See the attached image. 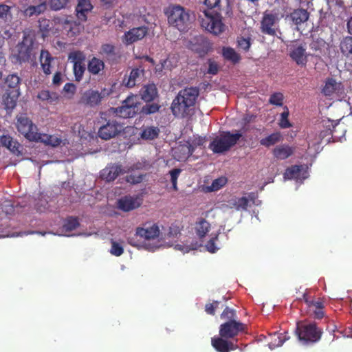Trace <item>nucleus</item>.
I'll return each mask as SVG.
<instances>
[{"mask_svg": "<svg viewBox=\"0 0 352 352\" xmlns=\"http://www.w3.org/2000/svg\"><path fill=\"white\" fill-rule=\"evenodd\" d=\"M199 96V89L189 87L181 89L173 100L170 110L177 118H186L193 113V111Z\"/></svg>", "mask_w": 352, "mask_h": 352, "instance_id": "nucleus-1", "label": "nucleus"}, {"mask_svg": "<svg viewBox=\"0 0 352 352\" xmlns=\"http://www.w3.org/2000/svg\"><path fill=\"white\" fill-rule=\"evenodd\" d=\"M168 23L180 32H186L193 20L188 9L180 5H170L164 10Z\"/></svg>", "mask_w": 352, "mask_h": 352, "instance_id": "nucleus-2", "label": "nucleus"}, {"mask_svg": "<svg viewBox=\"0 0 352 352\" xmlns=\"http://www.w3.org/2000/svg\"><path fill=\"white\" fill-rule=\"evenodd\" d=\"M198 21L201 26L209 32L218 35L224 31L225 25L219 12L210 10H200Z\"/></svg>", "mask_w": 352, "mask_h": 352, "instance_id": "nucleus-3", "label": "nucleus"}, {"mask_svg": "<svg viewBox=\"0 0 352 352\" xmlns=\"http://www.w3.org/2000/svg\"><path fill=\"white\" fill-rule=\"evenodd\" d=\"M241 137L242 134L239 132L231 133L230 131H223L214 138L208 148L214 153H223L234 146Z\"/></svg>", "mask_w": 352, "mask_h": 352, "instance_id": "nucleus-4", "label": "nucleus"}, {"mask_svg": "<svg viewBox=\"0 0 352 352\" xmlns=\"http://www.w3.org/2000/svg\"><path fill=\"white\" fill-rule=\"evenodd\" d=\"M296 332L300 340L306 342H316L322 335V329L316 322L298 323Z\"/></svg>", "mask_w": 352, "mask_h": 352, "instance_id": "nucleus-5", "label": "nucleus"}, {"mask_svg": "<svg viewBox=\"0 0 352 352\" xmlns=\"http://www.w3.org/2000/svg\"><path fill=\"white\" fill-rule=\"evenodd\" d=\"M34 40L29 36H24L14 50V57L19 63H28L32 58H35Z\"/></svg>", "mask_w": 352, "mask_h": 352, "instance_id": "nucleus-6", "label": "nucleus"}, {"mask_svg": "<svg viewBox=\"0 0 352 352\" xmlns=\"http://www.w3.org/2000/svg\"><path fill=\"white\" fill-rule=\"evenodd\" d=\"M138 104L136 96H129L122 102L121 107L113 109L114 113L122 118H133L139 111Z\"/></svg>", "mask_w": 352, "mask_h": 352, "instance_id": "nucleus-7", "label": "nucleus"}, {"mask_svg": "<svg viewBox=\"0 0 352 352\" xmlns=\"http://www.w3.org/2000/svg\"><path fill=\"white\" fill-rule=\"evenodd\" d=\"M16 129L27 140L33 142L38 133V129L32 121L25 116L17 117Z\"/></svg>", "mask_w": 352, "mask_h": 352, "instance_id": "nucleus-8", "label": "nucleus"}, {"mask_svg": "<svg viewBox=\"0 0 352 352\" xmlns=\"http://www.w3.org/2000/svg\"><path fill=\"white\" fill-rule=\"evenodd\" d=\"M282 17H283V14L279 17L277 13L264 12L261 21V32L270 36H276L278 23Z\"/></svg>", "mask_w": 352, "mask_h": 352, "instance_id": "nucleus-9", "label": "nucleus"}, {"mask_svg": "<svg viewBox=\"0 0 352 352\" xmlns=\"http://www.w3.org/2000/svg\"><path fill=\"white\" fill-rule=\"evenodd\" d=\"M245 329L246 325L240 321H226L219 327V336L226 339L234 338Z\"/></svg>", "mask_w": 352, "mask_h": 352, "instance_id": "nucleus-10", "label": "nucleus"}, {"mask_svg": "<svg viewBox=\"0 0 352 352\" xmlns=\"http://www.w3.org/2000/svg\"><path fill=\"white\" fill-rule=\"evenodd\" d=\"M344 91V86L341 81H338L333 77L326 78L321 85V94L327 98L333 97L342 94Z\"/></svg>", "mask_w": 352, "mask_h": 352, "instance_id": "nucleus-11", "label": "nucleus"}, {"mask_svg": "<svg viewBox=\"0 0 352 352\" xmlns=\"http://www.w3.org/2000/svg\"><path fill=\"white\" fill-rule=\"evenodd\" d=\"M123 130V126L115 120H109L98 129V136L104 140L118 135Z\"/></svg>", "mask_w": 352, "mask_h": 352, "instance_id": "nucleus-12", "label": "nucleus"}, {"mask_svg": "<svg viewBox=\"0 0 352 352\" xmlns=\"http://www.w3.org/2000/svg\"><path fill=\"white\" fill-rule=\"evenodd\" d=\"M148 30L146 26L133 28L124 33L122 41L126 45L133 44L144 38L148 34Z\"/></svg>", "mask_w": 352, "mask_h": 352, "instance_id": "nucleus-13", "label": "nucleus"}, {"mask_svg": "<svg viewBox=\"0 0 352 352\" xmlns=\"http://www.w3.org/2000/svg\"><path fill=\"white\" fill-rule=\"evenodd\" d=\"M108 94L109 93L106 92L105 89L102 90V92L89 89L83 94L81 98V102L90 107H95L98 105L102 99Z\"/></svg>", "mask_w": 352, "mask_h": 352, "instance_id": "nucleus-14", "label": "nucleus"}, {"mask_svg": "<svg viewBox=\"0 0 352 352\" xmlns=\"http://www.w3.org/2000/svg\"><path fill=\"white\" fill-rule=\"evenodd\" d=\"M289 56L298 65L305 66L307 63V54L305 45H292L289 48Z\"/></svg>", "mask_w": 352, "mask_h": 352, "instance_id": "nucleus-15", "label": "nucleus"}, {"mask_svg": "<svg viewBox=\"0 0 352 352\" xmlns=\"http://www.w3.org/2000/svg\"><path fill=\"white\" fill-rule=\"evenodd\" d=\"M142 204V199L138 196L126 195L117 201L118 208L123 212H129L139 208Z\"/></svg>", "mask_w": 352, "mask_h": 352, "instance_id": "nucleus-16", "label": "nucleus"}, {"mask_svg": "<svg viewBox=\"0 0 352 352\" xmlns=\"http://www.w3.org/2000/svg\"><path fill=\"white\" fill-rule=\"evenodd\" d=\"M100 54L111 65L118 63L121 57L116 47L109 43L102 45Z\"/></svg>", "mask_w": 352, "mask_h": 352, "instance_id": "nucleus-17", "label": "nucleus"}, {"mask_svg": "<svg viewBox=\"0 0 352 352\" xmlns=\"http://www.w3.org/2000/svg\"><path fill=\"white\" fill-rule=\"evenodd\" d=\"M122 166L118 164H109L100 172V177L108 182L114 181L120 174L124 173Z\"/></svg>", "mask_w": 352, "mask_h": 352, "instance_id": "nucleus-18", "label": "nucleus"}, {"mask_svg": "<svg viewBox=\"0 0 352 352\" xmlns=\"http://www.w3.org/2000/svg\"><path fill=\"white\" fill-rule=\"evenodd\" d=\"M28 6L22 11L23 16L28 18L38 16L45 13L47 10V3L46 0H39L38 3Z\"/></svg>", "mask_w": 352, "mask_h": 352, "instance_id": "nucleus-19", "label": "nucleus"}, {"mask_svg": "<svg viewBox=\"0 0 352 352\" xmlns=\"http://www.w3.org/2000/svg\"><path fill=\"white\" fill-rule=\"evenodd\" d=\"M307 177V171L303 165H292L287 168L284 178L287 179H305Z\"/></svg>", "mask_w": 352, "mask_h": 352, "instance_id": "nucleus-20", "label": "nucleus"}, {"mask_svg": "<svg viewBox=\"0 0 352 352\" xmlns=\"http://www.w3.org/2000/svg\"><path fill=\"white\" fill-rule=\"evenodd\" d=\"M160 233L159 226L155 223L147 228L138 227L135 230V236L144 240L155 239L159 236Z\"/></svg>", "mask_w": 352, "mask_h": 352, "instance_id": "nucleus-21", "label": "nucleus"}, {"mask_svg": "<svg viewBox=\"0 0 352 352\" xmlns=\"http://www.w3.org/2000/svg\"><path fill=\"white\" fill-rule=\"evenodd\" d=\"M212 346L218 352H230L237 349V345L233 342L226 340L225 338L214 337L211 340Z\"/></svg>", "mask_w": 352, "mask_h": 352, "instance_id": "nucleus-22", "label": "nucleus"}, {"mask_svg": "<svg viewBox=\"0 0 352 352\" xmlns=\"http://www.w3.org/2000/svg\"><path fill=\"white\" fill-rule=\"evenodd\" d=\"M194 41L191 42L190 48L201 56L206 54L211 47L208 41L202 36L195 38Z\"/></svg>", "mask_w": 352, "mask_h": 352, "instance_id": "nucleus-23", "label": "nucleus"}, {"mask_svg": "<svg viewBox=\"0 0 352 352\" xmlns=\"http://www.w3.org/2000/svg\"><path fill=\"white\" fill-rule=\"evenodd\" d=\"M93 8L89 0H78V3L76 7V14L78 19L85 22L87 19V14Z\"/></svg>", "mask_w": 352, "mask_h": 352, "instance_id": "nucleus-24", "label": "nucleus"}, {"mask_svg": "<svg viewBox=\"0 0 352 352\" xmlns=\"http://www.w3.org/2000/svg\"><path fill=\"white\" fill-rule=\"evenodd\" d=\"M1 145L9 149L12 153L19 155L21 154L22 146L16 140H14L10 135H3L0 138Z\"/></svg>", "mask_w": 352, "mask_h": 352, "instance_id": "nucleus-25", "label": "nucleus"}, {"mask_svg": "<svg viewBox=\"0 0 352 352\" xmlns=\"http://www.w3.org/2000/svg\"><path fill=\"white\" fill-rule=\"evenodd\" d=\"M295 151V148L288 144H283L276 146L272 151L274 158L278 160H284L292 156Z\"/></svg>", "mask_w": 352, "mask_h": 352, "instance_id": "nucleus-26", "label": "nucleus"}, {"mask_svg": "<svg viewBox=\"0 0 352 352\" xmlns=\"http://www.w3.org/2000/svg\"><path fill=\"white\" fill-rule=\"evenodd\" d=\"M195 151V147L189 144L179 145L175 150L174 156L178 161L188 159Z\"/></svg>", "mask_w": 352, "mask_h": 352, "instance_id": "nucleus-27", "label": "nucleus"}, {"mask_svg": "<svg viewBox=\"0 0 352 352\" xmlns=\"http://www.w3.org/2000/svg\"><path fill=\"white\" fill-rule=\"evenodd\" d=\"M33 142L43 143L45 145L56 147L62 143V139L54 135L38 133Z\"/></svg>", "mask_w": 352, "mask_h": 352, "instance_id": "nucleus-28", "label": "nucleus"}, {"mask_svg": "<svg viewBox=\"0 0 352 352\" xmlns=\"http://www.w3.org/2000/svg\"><path fill=\"white\" fill-rule=\"evenodd\" d=\"M54 60V57L47 50H42L41 51L39 60L43 72L45 75L51 74L52 63Z\"/></svg>", "mask_w": 352, "mask_h": 352, "instance_id": "nucleus-29", "label": "nucleus"}, {"mask_svg": "<svg viewBox=\"0 0 352 352\" xmlns=\"http://www.w3.org/2000/svg\"><path fill=\"white\" fill-rule=\"evenodd\" d=\"M326 41L320 37L313 38L309 43V49L312 51L311 56H320L327 48Z\"/></svg>", "mask_w": 352, "mask_h": 352, "instance_id": "nucleus-30", "label": "nucleus"}, {"mask_svg": "<svg viewBox=\"0 0 352 352\" xmlns=\"http://www.w3.org/2000/svg\"><path fill=\"white\" fill-rule=\"evenodd\" d=\"M289 17L295 25H298L306 22L309 19V13L305 9L297 8L291 12Z\"/></svg>", "mask_w": 352, "mask_h": 352, "instance_id": "nucleus-31", "label": "nucleus"}, {"mask_svg": "<svg viewBox=\"0 0 352 352\" xmlns=\"http://www.w3.org/2000/svg\"><path fill=\"white\" fill-rule=\"evenodd\" d=\"M141 98L146 102L153 101L157 96V89L154 84L144 86L140 91Z\"/></svg>", "mask_w": 352, "mask_h": 352, "instance_id": "nucleus-32", "label": "nucleus"}, {"mask_svg": "<svg viewBox=\"0 0 352 352\" xmlns=\"http://www.w3.org/2000/svg\"><path fill=\"white\" fill-rule=\"evenodd\" d=\"M249 200L245 197H232L228 201V206L230 208H234L236 210H246L248 206Z\"/></svg>", "mask_w": 352, "mask_h": 352, "instance_id": "nucleus-33", "label": "nucleus"}, {"mask_svg": "<svg viewBox=\"0 0 352 352\" xmlns=\"http://www.w3.org/2000/svg\"><path fill=\"white\" fill-rule=\"evenodd\" d=\"M20 92L17 90L7 91L3 96V103L6 109H13L16 104Z\"/></svg>", "mask_w": 352, "mask_h": 352, "instance_id": "nucleus-34", "label": "nucleus"}, {"mask_svg": "<svg viewBox=\"0 0 352 352\" xmlns=\"http://www.w3.org/2000/svg\"><path fill=\"white\" fill-rule=\"evenodd\" d=\"M64 29L67 30L70 36H74L80 32L83 26L80 22L74 21L72 19H67L64 23Z\"/></svg>", "mask_w": 352, "mask_h": 352, "instance_id": "nucleus-35", "label": "nucleus"}, {"mask_svg": "<svg viewBox=\"0 0 352 352\" xmlns=\"http://www.w3.org/2000/svg\"><path fill=\"white\" fill-rule=\"evenodd\" d=\"M339 47L344 56L352 59V36L344 37L341 40Z\"/></svg>", "mask_w": 352, "mask_h": 352, "instance_id": "nucleus-36", "label": "nucleus"}, {"mask_svg": "<svg viewBox=\"0 0 352 352\" xmlns=\"http://www.w3.org/2000/svg\"><path fill=\"white\" fill-rule=\"evenodd\" d=\"M104 68V62L96 57H93L88 63V71L94 75L98 74Z\"/></svg>", "mask_w": 352, "mask_h": 352, "instance_id": "nucleus-37", "label": "nucleus"}, {"mask_svg": "<svg viewBox=\"0 0 352 352\" xmlns=\"http://www.w3.org/2000/svg\"><path fill=\"white\" fill-rule=\"evenodd\" d=\"M143 73V70L138 68L133 69L128 77L125 76L123 80V83L127 87H133L136 85L138 79L140 77V75Z\"/></svg>", "mask_w": 352, "mask_h": 352, "instance_id": "nucleus-38", "label": "nucleus"}, {"mask_svg": "<svg viewBox=\"0 0 352 352\" xmlns=\"http://www.w3.org/2000/svg\"><path fill=\"white\" fill-rule=\"evenodd\" d=\"M302 299L307 304L309 310L311 309H324V301L321 298H314L310 297L307 293H305L302 295Z\"/></svg>", "mask_w": 352, "mask_h": 352, "instance_id": "nucleus-39", "label": "nucleus"}, {"mask_svg": "<svg viewBox=\"0 0 352 352\" xmlns=\"http://www.w3.org/2000/svg\"><path fill=\"white\" fill-rule=\"evenodd\" d=\"M282 140V135L280 132L273 133L260 140V144L265 147L275 145Z\"/></svg>", "mask_w": 352, "mask_h": 352, "instance_id": "nucleus-40", "label": "nucleus"}, {"mask_svg": "<svg viewBox=\"0 0 352 352\" xmlns=\"http://www.w3.org/2000/svg\"><path fill=\"white\" fill-rule=\"evenodd\" d=\"M38 98L42 101H45L49 104H54L58 100V96L55 92H51L48 90L41 91L37 96Z\"/></svg>", "mask_w": 352, "mask_h": 352, "instance_id": "nucleus-41", "label": "nucleus"}, {"mask_svg": "<svg viewBox=\"0 0 352 352\" xmlns=\"http://www.w3.org/2000/svg\"><path fill=\"white\" fill-rule=\"evenodd\" d=\"M222 54L225 59L236 64L241 60L240 55L232 47H223Z\"/></svg>", "mask_w": 352, "mask_h": 352, "instance_id": "nucleus-42", "label": "nucleus"}, {"mask_svg": "<svg viewBox=\"0 0 352 352\" xmlns=\"http://www.w3.org/2000/svg\"><path fill=\"white\" fill-rule=\"evenodd\" d=\"M289 338L290 337L287 336V332H284V333H274L273 340L269 343L270 348L274 349L275 347L280 346Z\"/></svg>", "mask_w": 352, "mask_h": 352, "instance_id": "nucleus-43", "label": "nucleus"}, {"mask_svg": "<svg viewBox=\"0 0 352 352\" xmlns=\"http://www.w3.org/2000/svg\"><path fill=\"white\" fill-rule=\"evenodd\" d=\"M80 226L77 217H69L65 219L63 225V232H69L76 230Z\"/></svg>", "mask_w": 352, "mask_h": 352, "instance_id": "nucleus-44", "label": "nucleus"}, {"mask_svg": "<svg viewBox=\"0 0 352 352\" xmlns=\"http://www.w3.org/2000/svg\"><path fill=\"white\" fill-rule=\"evenodd\" d=\"M210 224L204 219H201L196 225L197 234L200 237H204L209 232Z\"/></svg>", "mask_w": 352, "mask_h": 352, "instance_id": "nucleus-45", "label": "nucleus"}, {"mask_svg": "<svg viewBox=\"0 0 352 352\" xmlns=\"http://www.w3.org/2000/svg\"><path fill=\"white\" fill-rule=\"evenodd\" d=\"M160 133V129L157 126H149L144 129L141 134V137L144 140H154L157 138Z\"/></svg>", "mask_w": 352, "mask_h": 352, "instance_id": "nucleus-46", "label": "nucleus"}, {"mask_svg": "<svg viewBox=\"0 0 352 352\" xmlns=\"http://www.w3.org/2000/svg\"><path fill=\"white\" fill-rule=\"evenodd\" d=\"M161 106L157 103L146 102L145 105L141 109L140 113L142 116H148L155 113L160 111Z\"/></svg>", "mask_w": 352, "mask_h": 352, "instance_id": "nucleus-47", "label": "nucleus"}, {"mask_svg": "<svg viewBox=\"0 0 352 352\" xmlns=\"http://www.w3.org/2000/svg\"><path fill=\"white\" fill-rule=\"evenodd\" d=\"M6 83L11 89L8 91L17 90L19 91L20 78L15 74L8 75L6 79Z\"/></svg>", "mask_w": 352, "mask_h": 352, "instance_id": "nucleus-48", "label": "nucleus"}, {"mask_svg": "<svg viewBox=\"0 0 352 352\" xmlns=\"http://www.w3.org/2000/svg\"><path fill=\"white\" fill-rule=\"evenodd\" d=\"M85 58L84 52L79 50L72 52L69 54V60H71L74 65H84L83 62Z\"/></svg>", "mask_w": 352, "mask_h": 352, "instance_id": "nucleus-49", "label": "nucleus"}, {"mask_svg": "<svg viewBox=\"0 0 352 352\" xmlns=\"http://www.w3.org/2000/svg\"><path fill=\"white\" fill-rule=\"evenodd\" d=\"M129 174L126 176V181L131 184H140L142 182L145 175L139 172H129Z\"/></svg>", "mask_w": 352, "mask_h": 352, "instance_id": "nucleus-50", "label": "nucleus"}, {"mask_svg": "<svg viewBox=\"0 0 352 352\" xmlns=\"http://www.w3.org/2000/svg\"><path fill=\"white\" fill-rule=\"evenodd\" d=\"M38 22L39 30L42 32L43 36H46L51 30L52 23L50 20L46 18H41Z\"/></svg>", "mask_w": 352, "mask_h": 352, "instance_id": "nucleus-51", "label": "nucleus"}, {"mask_svg": "<svg viewBox=\"0 0 352 352\" xmlns=\"http://www.w3.org/2000/svg\"><path fill=\"white\" fill-rule=\"evenodd\" d=\"M283 112L280 114V119L279 122V126L282 129H287L292 126V124L288 120V117L289 115V109L287 106L283 107Z\"/></svg>", "mask_w": 352, "mask_h": 352, "instance_id": "nucleus-52", "label": "nucleus"}, {"mask_svg": "<svg viewBox=\"0 0 352 352\" xmlns=\"http://www.w3.org/2000/svg\"><path fill=\"white\" fill-rule=\"evenodd\" d=\"M221 318L226 321H237L236 311L228 307H226L221 314Z\"/></svg>", "mask_w": 352, "mask_h": 352, "instance_id": "nucleus-53", "label": "nucleus"}, {"mask_svg": "<svg viewBox=\"0 0 352 352\" xmlns=\"http://www.w3.org/2000/svg\"><path fill=\"white\" fill-rule=\"evenodd\" d=\"M284 96L281 92H274L271 94L269 98V103L278 106L282 107L283 105Z\"/></svg>", "mask_w": 352, "mask_h": 352, "instance_id": "nucleus-54", "label": "nucleus"}, {"mask_svg": "<svg viewBox=\"0 0 352 352\" xmlns=\"http://www.w3.org/2000/svg\"><path fill=\"white\" fill-rule=\"evenodd\" d=\"M227 179L226 177H219L215 179L210 186L208 187L210 191H217L222 188L226 184Z\"/></svg>", "mask_w": 352, "mask_h": 352, "instance_id": "nucleus-55", "label": "nucleus"}, {"mask_svg": "<svg viewBox=\"0 0 352 352\" xmlns=\"http://www.w3.org/2000/svg\"><path fill=\"white\" fill-rule=\"evenodd\" d=\"M73 71L75 76L76 81H80L83 77V74L85 72V65H73Z\"/></svg>", "mask_w": 352, "mask_h": 352, "instance_id": "nucleus-56", "label": "nucleus"}, {"mask_svg": "<svg viewBox=\"0 0 352 352\" xmlns=\"http://www.w3.org/2000/svg\"><path fill=\"white\" fill-rule=\"evenodd\" d=\"M111 248L110 250V253L116 256H121L124 252L123 247L118 242L113 241V239L111 241Z\"/></svg>", "mask_w": 352, "mask_h": 352, "instance_id": "nucleus-57", "label": "nucleus"}, {"mask_svg": "<svg viewBox=\"0 0 352 352\" xmlns=\"http://www.w3.org/2000/svg\"><path fill=\"white\" fill-rule=\"evenodd\" d=\"M68 0H50L49 4L52 10H60L65 8Z\"/></svg>", "mask_w": 352, "mask_h": 352, "instance_id": "nucleus-58", "label": "nucleus"}, {"mask_svg": "<svg viewBox=\"0 0 352 352\" xmlns=\"http://www.w3.org/2000/svg\"><path fill=\"white\" fill-rule=\"evenodd\" d=\"M11 16L10 7L6 4H0V19H7Z\"/></svg>", "mask_w": 352, "mask_h": 352, "instance_id": "nucleus-59", "label": "nucleus"}, {"mask_svg": "<svg viewBox=\"0 0 352 352\" xmlns=\"http://www.w3.org/2000/svg\"><path fill=\"white\" fill-rule=\"evenodd\" d=\"M219 305V301H214L212 303H207L205 306V311L208 314L210 315H214L215 314V309Z\"/></svg>", "mask_w": 352, "mask_h": 352, "instance_id": "nucleus-60", "label": "nucleus"}, {"mask_svg": "<svg viewBox=\"0 0 352 352\" xmlns=\"http://www.w3.org/2000/svg\"><path fill=\"white\" fill-rule=\"evenodd\" d=\"M217 236L218 235H216L214 237L211 238L206 245L207 250L211 253H214L217 250L215 245V241L217 239Z\"/></svg>", "mask_w": 352, "mask_h": 352, "instance_id": "nucleus-61", "label": "nucleus"}, {"mask_svg": "<svg viewBox=\"0 0 352 352\" xmlns=\"http://www.w3.org/2000/svg\"><path fill=\"white\" fill-rule=\"evenodd\" d=\"M238 45L245 52H248L251 46L250 39L242 37L238 41Z\"/></svg>", "mask_w": 352, "mask_h": 352, "instance_id": "nucleus-62", "label": "nucleus"}, {"mask_svg": "<svg viewBox=\"0 0 352 352\" xmlns=\"http://www.w3.org/2000/svg\"><path fill=\"white\" fill-rule=\"evenodd\" d=\"M219 66L217 63L211 59L208 60V69L207 73L212 75H215L218 73Z\"/></svg>", "mask_w": 352, "mask_h": 352, "instance_id": "nucleus-63", "label": "nucleus"}, {"mask_svg": "<svg viewBox=\"0 0 352 352\" xmlns=\"http://www.w3.org/2000/svg\"><path fill=\"white\" fill-rule=\"evenodd\" d=\"M180 231H181V229L178 226L172 224L169 227L168 236L169 237H176V236H177L178 234H180Z\"/></svg>", "mask_w": 352, "mask_h": 352, "instance_id": "nucleus-64", "label": "nucleus"}]
</instances>
